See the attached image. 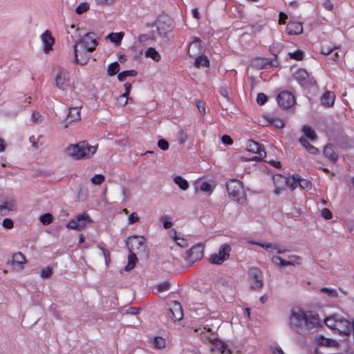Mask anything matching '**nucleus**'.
<instances>
[{
	"label": "nucleus",
	"instance_id": "obj_1",
	"mask_svg": "<svg viewBox=\"0 0 354 354\" xmlns=\"http://www.w3.org/2000/svg\"><path fill=\"white\" fill-rule=\"evenodd\" d=\"M289 325L294 331L301 335L314 333L322 326L317 315L305 312L298 308L291 310Z\"/></svg>",
	"mask_w": 354,
	"mask_h": 354
},
{
	"label": "nucleus",
	"instance_id": "obj_2",
	"mask_svg": "<svg viewBox=\"0 0 354 354\" xmlns=\"http://www.w3.org/2000/svg\"><path fill=\"white\" fill-rule=\"evenodd\" d=\"M98 145H91L88 142L83 140L76 144L70 145L66 149L68 156L75 160L91 158L96 153Z\"/></svg>",
	"mask_w": 354,
	"mask_h": 354
},
{
	"label": "nucleus",
	"instance_id": "obj_3",
	"mask_svg": "<svg viewBox=\"0 0 354 354\" xmlns=\"http://www.w3.org/2000/svg\"><path fill=\"white\" fill-rule=\"evenodd\" d=\"M195 332L198 333L203 339L210 342L211 350L212 351L218 352L221 354H230V349L227 348L224 342L212 337L214 335L212 329L203 327V328H196Z\"/></svg>",
	"mask_w": 354,
	"mask_h": 354
},
{
	"label": "nucleus",
	"instance_id": "obj_4",
	"mask_svg": "<svg viewBox=\"0 0 354 354\" xmlns=\"http://www.w3.org/2000/svg\"><path fill=\"white\" fill-rule=\"evenodd\" d=\"M227 190L229 197L233 201L243 204L246 200V194L245 193L243 183L236 179L230 180L226 184Z\"/></svg>",
	"mask_w": 354,
	"mask_h": 354
},
{
	"label": "nucleus",
	"instance_id": "obj_5",
	"mask_svg": "<svg viewBox=\"0 0 354 354\" xmlns=\"http://www.w3.org/2000/svg\"><path fill=\"white\" fill-rule=\"evenodd\" d=\"M127 245L129 252H133L144 257L148 256L147 245L143 236H135L129 238Z\"/></svg>",
	"mask_w": 354,
	"mask_h": 354
},
{
	"label": "nucleus",
	"instance_id": "obj_6",
	"mask_svg": "<svg viewBox=\"0 0 354 354\" xmlns=\"http://www.w3.org/2000/svg\"><path fill=\"white\" fill-rule=\"evenodd\" d=\"M273 180L276 187L274 189V193L276 194H279L280 190L283 189L282 185H286L291 190H294L299 185L298 178H296L295 176L287 178L284 176L278 175L273 177Z\"/></svg>",
	"mask_w": 354,
	"mask_h": 354
},
{
	"label": "nucleus",
	"instance_id": "obj_7",
	"mask_svg": "<svg viewBox=\"0 0 354 354\" xmlns=\"http://www.w3.org/2000/svg\"><path fill=\"white\" fill-rule=\"evenodd\" d=\"M231 247L227 244H222L217 253L212 254L209 257V261L212 264L221 265L230 257Z\"/></svg>",
	"mask_w": 354,
	"mask_h": 354
},
{
	"label": "nucleus",
	"instance_id": "obj_8",
	"mask_svg": "<svg viewBox=\"0 0 354 354\" xmlns=\"http://www.w3.org/2000/svg\"><path fill=\"white\" fill-rule=\"evenodd\" d=\"M91 222L89 216L86 214H82L76 216L71 219L66 225V227L70 230L81 231L84 230L86 225Z\"/></svg>",
	"mask_w": 354,
	"mask_h": 354
},
{
	"label": "nucleus",
	"instance_id": "obj_9",
	"mask_svg": "<svg viewBox=\"0 0 354 354\" xmlns=\"http://www.w3.org/2000/svg\"><path fill=\"white\" fill-rule=\"evenodd\" d=\"M248 279L251 288L259 289L263 285L262 272L257 268H251L248 270Z\"/></svg>",
	"mask_w": 354,
	"mask_h": 354
},
{
	"label": "nucleus",
	"instance_id": "obj_10",
	"mask_svg": "<svg viewBox=\"0 0 354 354\" xmlns=\"http://www.w3.org/2000/svg\"><path fill=\"white\" fill-rule=\"evenodd\" d=\"M97 35L93 32L86 34L82 38L75 43L77 46L86 48L87 50L93 52L98 44Z\"/></svg>",
	"mask_w": 354,
	"mask_h": 354
},
{
	"label": "nucleus",
	"instance_id": "obj_11",
	"mask_svg": "<svg viewBox=\"0 0 354 354\" xmlns=\"http://www.w3.org/2000/svg\"><path fill=\"white\" fill-rule=\"evenodd\" d=\"M56 86L62 91H67L71 85L69 73L65 69L60 68L55 77Z\"/></svg>",
	"mask_w": 354,
	"mask_h": 354
},
{
	"label": "nucleus",
	"instance_id": "obj_12",
	"mask_svg": "<svg viewBox=\"0 0 354 354\" xmlns=\"http://www.w3.org/2000/svg\"><path fill=\"white\" fill-rule=\"evenodd\" d=\"M203 246L202 244H196L187 250L185 257V261L189 266H192L196 261L200 260L203 257Z\"/></svg>",
	"mask_w": 354,
	"mask_h": 354
},
{
	"label": "nucleus",
	"instance_id": "obj_13",
	"mask_svg": "<svg viewBox=\"0 0 354 354\" xmlns=\"http://www.w3.org/2000/svg\"><path fill=\"white\" fill-rule=\"evenodd\" d=\"M246 149L248 151L257 154V156L251 158L249 160L258 161L263 160L266 156V153L261 145L254 140H249L247 143Z\"/></svg>",
	"mask_w": 354,
	"mask_h": 354
},
{
	"label": "nucleus",
	"instance_id": "obj_14",
	"mask_svg": "<svg viewBox=\"0 0 354 354\" xmlns=\"http://www.w3.org/2000/svg\"><path fill=\"white\" fill-rule=\"evenodd\" d=\"M353 328L354 320L351 322L343 317L339 315L335 330H337L339 335L348 336L351 332H353Z\"/></svg>",
	"mask_w": 354,
	"mask_h": 354
},
{
	"label": "nucleus",
	"instance_id": "obj_15",
	"mask_svg": "<svg viewBox=\"0 0 354 354\" xmlns=\"http://www.w3.org/2000/svg\"><path fill=\"white\" fill-rule=\"evenodd\" d=\"M73 48L75 63L82 66L86 64L90 59L88 53L91 52L77 46V43L74 44Z\"/></svg>",
	"mask_w": 354,
	"mask_h": 354
},
{
	"label": "nucleus",
	"instance_id": "obj_16",
	"mask_svg": "<svg viewBox=\"0 0 354 354\" xmlns=\"http://www.w3.org/2000/svg\"><path fill=\"white\" fill-rule=\"evenodd\" d=\"M252 67L257 69H263L277 66L276 55L273 58L256 57L251 62Z\"/></svg>",
	"mask_w": 354,
	"mask_h": 354
},
{
	"label": "nucleus",
	"instance_id": "obj_17",
	"mask_svg": "<svg viewBox=\"0 0 354 354\" xmlns=\"http://www.w3.org/2000/svg\"><path fill=\"white\" fill-rule=\"evenodd\" d=\"M277 102L283 109L290 108L295 104L294 96L288 91H283L277 95Z\"/></svg>",
	"mask_w": 354,
	"mask_h": 354
},
{
	"label": "nucleus",
	"instance_id": "obj_18",
	"mask_svg": "<svg viewBox=\"0 0 354 354\" xmlns=\"http://www.w3.org/2000/svg\"><path fill=\"white\" fill-rule=\"evenodd\" d=\"M205 52V48L202 45V41L195 37L194 39L190 43L188 48V54L192 57L196 58Z\"/></svg>",
	"mask_w": 354,
	"mask_h": 354
},
{
	"label": "nucleus",
	"instance_id": "obj_19",
	"mask_svg": "<svg viewBox=\"0 0 354 354\" xmlns=\"http://www.w3.org/2000/svg\"><path fill=\"white\" fill-rule=\"evenodd\" d=\"M169 313L168 317L174 322L180 320L183 317V308L180 304L176 301H172L169 304Z\"/></svg>",
	"mask_w": 354,
	"mask_h": 354
},
{
	"label": "nucleus",
	"instance_id": "obj_20",
	"mask_svg": "<svg viewBox=\"0 0 354 354\" xmlns=\"http://www.w3.org/2000/svg\"><path fill=\"white\" fill-rule=\"evenodd\" d=\"M16 209L17 205L12 199L6 200L0 204V215L2 216L9 215L10 212L16 211Z\"/></svg>",
	"mask_w": 354,
	"mask_h": 354
},
{
	"label": "nucleus",
	"instance_id": "obj_21",
	"mask_svg": "<svg viewBox=\"0 0 354 354\" xmlns=\"http://www.w3.org/2000/svg\"><path fill=\"white\" fill-rule=\"evenodd\" d=\"M41 39L44 46V51L45 53H48L52 49L55 42L54 38L52 37L50 32L47 30L41 35Z\"/></svg>",
	"mask_w": 354,
	"mask_h": 354
},
{
	"label": "nucleus",
	"instance_id": "obj_22",
	"mask_svg": "<svg viewBox=\"0 0 354 354\" xmlns=\"http://www.w3.org/2000/svg\"><path fill=\"white\" fill-rule=\"evenodd\" d=\"M250 243L257 245L261 246V248L266 249L267 251L270 252L273 250H276L278 254H283L287 251L286 249H281L277 244H272L270 243H261V242H255V241H249Z\"/></svg>",
	"mask_w": 354,
	"mask_h": 354
},
{
	"label": "nucleus",
	"instance_id": "obj_23",
	"mask_svg": "<svg viewBox=\"0 0 354 354\" xmlns=\"http://www.w3.org/2000/svg\"><path fill=\"white\" fill-rule=\"evenodd\" d=\"M286 32L288 35H299L303 32L302 24L299 22H289L286 27Z\"/></svg>",
	"mask_w": 354,
	"mask_h": 354
},
{
	"label": "nucleus",
	"instance_id": "obj_24",
	"mask_svg": "<svg viewBox=\"0 0 354 354\" xmlns=\"http://www.w3.org/2000/svg\"><path fill=\"white\" fill-rule=\"evenodd\" d=\"M335 102V95L331 91H326L321 98L322 105L326 106H333Z\"/></svg>",
	"mask_w": 354,
	"mask_h": 354
},
{
	"label": "nucleus",
	"instance_id": "obj_25",
	"mask_svg": "<svg viewBox=\"0 0 354 354\" xmlns=\"http://www.w3.org/2000/svg\"><path fill=\"white\" fill-rule=\"evenodd\" d=\"M324 154L333 162H335L338 158V155L334 151L333 145L330 144L325 147Z\"/></svg>",
	"mask_w": 354,
	"mask_h": 354
},
{
	"label": "nucleus",
	"instance_id": "obj_26",
	"mask_svg": "<svg viewBox=\"0 0 354 354\" xmlns=\"http://www.w3.org/2000/svg\"><path fill=\"white\" fill-rule=\"evenodd\" d=\"M294 76L295 78L299 82V84H304L307 82L309 75L305 69L299 68L296 71Z\"/></svg>",
	"mask_w": 354,
	"mask_h": 354
},
{
	"label": "nucleus",
	"instance_id": "obj_27",
	"mask_svg": "<svg viewBox=\"0 0 354 354\" xmlns=\"http://www.w3.org/2000/svg\"><path fill=\"white\" fill-rule=\"evenodd\" d=\"M317 343L320 346L327 347H337L338 342L336 340L324 337V336H319L317 338Z\"/></svg>",
	"mask_w": 354,
	"mask_h": 354
},
{
	"label": "nucleus",
	"instance_id": "obj_28",
	"mask_svg": "<svg viewBox=\"0 0 354 354\" xmlns=\"http://www.w3.org/2000/svg\"><path fill=\"white\" fill-rule=\"evenodd\" d=\"M69 122H75L80 120V107H73L70 109L68 113Z\"/></svg>",
	"mask_w": 354,
	"mask_h": 354
},
{
	"label": "nucleus",
	"instance_id": "obj_29",
	"mask_svg": "<svg viewBox=\"0 0 354 354\" xmlns=\"http://www.w3.org/2000/svg\"><path fill=\"white\" fill-rule=\"evenodd\" d=\"M209 62L207 56L203 54L195 58L194 66L197 68L200 67H208Z\"/></svg>",
	"mask_w": 354,
	"mask_h": 354
},
{
	"label": "nucleus",
	"instance_id": "obj_30",
	"mask_svg": "<svg viewBox=\"0 0 354 354\" xmlns=\"http://www.w3.org/2000/svg\"><path fill=\"white\" fill-rule=\"evenodd\" d=\"M26 261L24 255L21 252L15 253L12 256V265H17L22 268V265Z\"/></svg>",
	"mask_w": 354,
	"mask_h": 354
},
{
	"label": "nucleus",
	"instance_id": "obj_31",
	"mask_svg": "<svg viewBox=\"0 0 354 354\" xmlns=\"http://www.w3.org/2000/svg\"><path fill=\"white\" fill-rule=\"evenodd\" d=\"M302 131L304 136L311 141H315L317 139L316 133L310 127L307 125L303 126Z\"/></svg>",
	"mask_w": 354,
	"mask_h": 354
},
{
	"label": "nucleus",
	"instance_id": "obj_32",
	"mask_svg": "<svg viewBox=\"0 0 354 354\" xmlns=\"http://www.w3.org/2000/svg\"><path fill=\"white\" fill-rule=\"evenodd\" d=\"M124 34L123 32H112L108 35L107 38L110 39V41L117 46L120 44L121 40L122 39Z\"/></svg>",
	"mask_w": 354,
	"mask_h": 354
},
{
	"label": "nucleus",
	"instance_id": "obj_33",
	"mask_svg": "<svg viewBox=\"0 0 354 354\" xmlns=\"http://www.w3.org/2000/svg\"><path fill=\"white\" fill-rule=\"evenodd\" d=\"M339 319L338 315L328 316L324 319L325 324L333 330H335L336 324Z\"/></svg>",
	"mask_w": 354,
	"mask_h": 354
},
{
	"label": "nucleus",
	"instance_id": "obj_34",
	"mask_svg": "<svg viewBox=\"0 0 354 354\" xmlns=\"http://www.w3.org/2000/svg\"><path fill=\"white\" fill-rule=\"evenodd\" d=\"M145 54L147 57H150L156 62H159L161 59L160 55L154 48H149Z\"/></svg>",
	"mask_w": 354,
	"mask_h": 354
},
{
	"label": "nucleus",
	"instance_id": "obj_35",
	"mask_svg": "<svg viewBox=\"0 0 354 354\" xmlns=\"http://www.w3.org/2000/svg\"><path fill=\"white\" fill-rule=\"evenodd\" d=\"M174 182L182 190H187L189 187V184L187 180L182 178L180 176H176L174 178Z\"/></svg>",
	"mask_w": 354,
	"mask_h": 354
},
{
	"label": "nucleus",
	"instance_id": "obj_36",
	"mask_svg": "<svg viewBox=\"0 0 354 354\" xmlns=\"http://www.w3.org/2000/svg\"><path fill=\"white\" fill-rule=\"evenodd\" d=\"M266 120L272 126L277 128H283L284 127L283 122L280 119L271 116H266Z\"/></svg>",
	"mask_w": 354,
	"mask_h": 354
},
{
	"label": "nucleus",
	"instance_id": "obj_37",
	"mask_svg": "<svg viewBox=\"0 0 354 354\" xmlns=\"http://www.w3.org/2000/svg\"><path fill=\"white\" fill-rule=\"evenodd\" d=\"M137 261L136 254L133 252H129L128 255V264L125 267V270L129 271L132 270Z\"/></svg>",
	"mask_w": 354,
	"mask_h": 354
},
{
	"label": "nucleus",
	"instance_id": "obj_38",
	"mask_svg": "<svg viewBox=\"0 0 354 354\" xmlns=\"http://www.w3.org/2000/svg\"><path fill=\"white\" fill-rule=\"evenodd\" d=\"M137 75V72L135 70H129L122 71L118 75V80L120 82H123L127 77H134Z\"/></svg>",
	"mask_w": 354,
	"mask_h": 354
},
{
	"label": "nucleus",
	"instance_id": "obj_39",
	"mask_svg": "<svg viewBox=\"0 0 354 354\" xmlns=\"http://www.w3.org/2000/svg\"><path fill=\"white\" fill-rule=\"evenodd\" d=\"M120 71V64L117 62L110 64L107 68V73L109 76H113L118 73Z\"/></svg>",
	"mask_w": 354,
	"mask_h": 354
},
{
	"label": "nucleus",
	"instance_id": "obj_40",
	"mask_svg": "<svg viewBox=\"0 0 354 354\" xmlns=\"http://www.w3.org/2000/svg\"><path fill=\"white\" fill-rule=\"evenodd\" d=\"M39 221L45 225L50 224L53 221V216L50 213H46L41 215L39 218Z\"/></svg>",
	"mask_w": 354,
	"mask_h": 354
},
{
	"label": "nucleus",
	"instance_id": "obj_41",
	"mask_svg": "<svg viewBox=\"0 0 354 354\" xmlns=\"http://www.w3.org/2000/svg\"><path fill=\"white\" fill-rule=\"evenodd\" d=\"M272 262L278 266L283 267L286 266H289L290 262H287L286 260L283 259L281 257L278 256H274L272 258Z\"/></svg>",
	"mask_w": 354,
	"mask_h": 354
},
{
	"label": "nucleus",
	"instance_id": "obj_42",
	"mask_svg": "<svg viewBox=\"0 0 354 354\" xmlns=\"http://www.w3.org/2000/svg\"><path fill=\"white\" fill-rule=\"evenodd\" d=\"M89 7V4L86 1H83L75 8V12L78 15H81L87 11Z\"/></svg>",
	"mask_w": 354,
	"mask_h": 354
},
{
	"label": "nucleus",
	"instance_id": "obj_43",
	"mask_svg": "<svg viewBox=\"0 0 354 354\" xmlns=\"http://www.w3.org/2000/svg\"><path fill=\"white\" fill-rule=\"evenodd\" d=\"M153 346L155 348L160 349L165 346V339L161 337H156L153 340Z\"/></svg>",
	"mask_w": 354,
	"mask_h": 354
},
{
	"label": "nucleus",
	"instance_id": "obj_44",
	"mask_svg": "<svg viewBox=\"0 0 354 354\" xmlns=\"http://www.w3.org/2000/svg\"><path fill=\"white\" fill-rule=\"evenodd\" d=\"M321 292L326 294L330 297L336 298L338 297V292L335 289L330 288H322Z\"/></svg>",
	"mask_w": 354,
	"mask_h": 354
},
{
	"label": "nucleus",
	"instance_id": "obj_45",
	"mask_svg": "<svg viewBox=\"0 0 354 354\" xmlns=\"http://www.w3.org/2000/svg\"><path fill=\"white\" fill-rule=\"evenodd\" d=\"M288 55L291 59L298 61L302 60L304 58V53L300 50H297L292 53H289Z\"/></svg>",
	"mask_w": 354,
	"mask_h": 354
},
{
	"label": "nucleus",
	"instance_id": "obj_46",
	"mask_svg": "<svg viewBox=\"0 0 354 354\" xmlns=\"http://www.w3.org/2000/svg\"><path fill=\"white\" fill-rule=\"evenodd\" d=\"M44 120V116L41 115L39 112L34 111L32 113L31 121L35 124H39Z\"/></svg>",
	"mask_w": 354,
	"mask_h": 354
},
{
	"label": "nucleus",
	"instance_id": "obj_47",
	"mask_svg": "<svg viewBox=\"0 0 354 354\" xmlns=\"http://www.w3.org/2000/svg\"><path fill=\"white\" fill-rule=\"evenodd\" d=\"M337 46H330L326 45H322L321 48V53L324 55H328L331 53L334 50L337 49Z\"/></svg>",
	"mask_w": 354,
	"mask_h": 354
},
{
	"label": "nucleus",
	"instance_id": "obj_48",
	"mask_svg": "<svg viewBox=\"0 0 354 354\" xmlns=\"http://www.w3.org/2000/svg\"><path fill=\"white\" fill-rule=\"evenodd\" d=\"M298 183H299V186L302 189H310L311 188V183L306 180V179H300V178H298Z\"/></svg>",
	"mask_w": 354,
	"mask_h": 354
},
{
	"label": "nucleus",
	"instance_id": "obj_49",
	"mask_svg": "<svg viewBox=\"0 0 354 354\" xmlns=\"http://www.w3.org/2000/svg\"><path fill=\"white\" fill-rule=\"evenodd\" d=\"M94 185H100L104 181V176L102 174H96L91 179Z\"/></svg>",
	"mask_w": 354,
	"mask_h": 354
},
{
	"label": "nucleus",
	"instance_id": "obj_50",
	"mask_svg": "<svg viewBox=\"0 0 354 354\" xmlns=\"http://www.w3.org/2000/svg\"><path fill=\"white\" fill-rule=\"evenodd\" d=\"M53 274L52 268L47 267L40 272V275L43 279H49Z\"/></svg>",
	"mask_w": 354,
	"mask_h": 354
},
{
	"label": "nucleus",
	"instance_id": "obj_51",
	"mask_svg": "<svg viewBox=\"0 0 354 354\" xmlns=\"http://www.w3.org/2000/svg\"><path fill=\"white\" fill-rule=\"evenodd\" d=\"M174 235L173 236L174 240L176 241L178 245L180 247H185L187 245V241L183 238L177 237L176 232H174Z\"/></svg>",
	"mask_w": 354,
	"mask_h": 354
},
{
	"label": "nucleus",
	"instance_id": "obj_52",
	"mask_svg": "<svg viewBox=\"0 0 354 354\" xmlns=\"http://www.w3.org/2000/svg\"><path fill=\"white\" fill-rule=\"evenodd\" d=\"M286 261H287V262H290L289 263V266L295 265V263L299 264L300 263V261H301V257H299V256L292 254V255H290L288 257V260H286Z\"/></svg>",
	"mask_w": 354,
	"mask_h": 354
},
{
	"label": "nucleus",
	"instance_id": "obj_53",
	"mask_svg": "<svg viewBox=\"0 0 354 354\" xmlns=\"http://www.w3.org/2000/svg\"><path fill=\"white\" fill-rule=\"evenodd\" d=\"M169 286H170V283L169 281H164L161 283H159L157 286V290L158 292L166 291L169 289Z\"/></svg>",
	"mask_w": 354,
	"mask_h": 354
},
{
	"label": "nucleus",
	"instance_id": "obj_54",
	"mask_svg": "<svg viewBox=\"0 0 354 354\" xmlns=\"http://www.w3.org/2000/svg\"><path fill=\"white\" fill-rule=\"evenodd\" d=\"M118 104L122 106H125L128 102V96L126 95H121L117 99Z\"/></svg>",
	"mask_w": 354,
	"mask_h": 354
},
{
	"label": "nucleus",
	"instance_id": "obj_55",
	"mask_svg": "<svg viewBox=\"0 0 354 354\" xmlns=\"http://www.w3.org/2000/svg\"><path fill=\"white\" fill-rule=\"evenodd\" d=\"M200 189L205 192H212V185L207 182H203L200 186Z\"/></svg>",
	"mask_w": 354,
	"mask_h": 354
},
{
	"label": "nucleus",
	"instance_id": "obj_56",
	"mask_svg": "<svg viewBox=\"0 0 354 354\" xmlns=\"http://www.w3.org/2000/svg\"><path fill=\"white\" fill-rule=\"evenodd\" d=\"M138 221H139V217H138L137 213L133 212L129 215V218H128V223L129 225H132Z\"/></svg>",
	"mask_w": 354,
	"mask_h": 354
},
{
	"label": "nucleus",
	"instance_id": "obj_57",
	"mask_svg": "<svg viewBox=\"0 0 354 354\" xmlns=\"http://www.w3.org/2000/svg\"><path fill=\"white\" fill-rule=\"evenodd\" d=\"M158 146L162 150H167L169 149V143L166 140L160 139L158 142Z\"/></svg>",
	"mask_w": 354,
	"mask_h": 354
},
{
	"label": "nucleus",
	"instance_id": "obj_58",
	"mask_svg": "<svg viewBox=\"0 0 354 354\" xmlns=\"http://www.w3.org/2000/svg\"><path fill=\"white\" fill-rule=\"evenodd\" d=\"M196 106L199 111V112L203 115H204L205 114V104L200 101V100H196Z\"/></svg>",
	"mask_w": 354,
	"mask_h": 354
},
{
	"label": "nucleus",
	"instance_id": "obj_59",
	"mask_svg": "<svg viewBox=\"0 0 354 354\" xmlns=\"http://www.w3.org/2000/svg\"><path fill=\"white\" fill-rule=\"evenodd\" d=\"M267 101V96L264 93H259L257 98V102L259 105L264 104Z\"/></svg>",
	"mask_w": 354,
	"mask_h": 354
},
{
	"label": "nucleus",
	"instance_id": "obj_60",
	"mask_svg": "<svg viewBox=\"0 0 354 354\" xmlns=\"http://www.w3.org/2000/svg\"><path fill=\"white\" fill-rule=\"evenodd\" d=\"M14 223L10 218H5L2 222V225L7 229H11L13 227Z\"/></svg>",
	"mask_w": 354,
	"mask_h": 354
},
{
	"label": "nucleus",
	"instance_id": "obj_61",
	"mask_svg": "<svg viewBox=\"0 0 354 354\" xmlns=\"http://www.w3.org/2000/svg\"><path fill=\"white\" fill-rule=\"evenodd\" d=\"M321 214L325 219H330L332 218V213L328 208L322 209Z\"/></svg>",
	"mask_w": 354,
	"mask_h": 354
},
{
	"label": "nucleus",
	"instance_id": "obj_62",
	"mask_svg": "<svg viewBox=\"0 0 354 354\" xmlns=\"http://www.w3.org/2000/svg\"><path fill=\"white\" fill-rule=\"evenodd\" d=\"M161 221L163 223V226L165 229H169L172 226V223L167 220V218L163 216L161 218Z\"/></svg>",
	"mask_w": 354,
	"mask_h": 354
},
{
	"label": "nucleus",
	"instance_id": "obj_63",
	"mask_svg": "<svg viewBox=\"0 0 354 354\" xmlns=\"http://www.w3.org/2000/svg\"><path fill=\"white\" fill-rule=\"evenodd\" d=\"M221 140H222V142L225 145H231V144H232V138L229 136H227V135L223 136Z\"/></svg>",
	"mask_w": 354,
	"mask_h": 354
},
{
	"label": "nucleus",
	"instance_id": "obj_64",
	"mask_svg": "<svg viewBox=\"0 0 354 354\" xmlns=\"http://www.w3.org/2000/svg\"><path fill=\"white\" fill-rule=\"evenodd\" d=\"M306 149L311 154H316L319 151L317 148L311 145H310Z\"/></svg>",
	"mask_w": 354,
	"mask_h": 354
}]
</instances>
